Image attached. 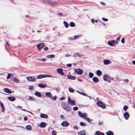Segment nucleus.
I'll use <instances>...</instances> for the list:
<instances>
[{
  "label": "nucleus",
  "instance_id": "42",
  "mask_svg": "<svg viewBox=\"0 0 135 135\" xmlns=\"http://www.w3.org/2000/svg\"><path fill=\"white\" fill-rule=\"evenodd\" d=\"M95 134L96 135H100V132L99 131H97L95 132Z\"/></svg>",
  "mask_w": 135,
  "mask_h": 135
},
{
  "label": "nucleus",
  "instance_id": "4",
  "mask_svg": "<svg viewBox=\"0 0 135 135\" xmlns=\"http://www.w3.org/2000/svg\"><path fill=\"white\" fill-rule=\"evenodd\" d=\"M103 79L106 81H107L108 82H110L111 80H113V78H111L109 77H108L107 75L104 76L103 77Z\"/></svg>",
  "mask_w": 135,
  "mask_h": 135
},
{
  "label": "nucleus",
  "instance_id": "47",
  "mask_svg": "<svg viewBox=\"0 0 135 135\" xmlns=\"http://www.w3.org/2000/svg\"><path fill=\"white\" fill-rule=\"evenodd\" d=\"M51 98L52 100H55L56 99V96H54V97H51V98Z\"/></svg>",
  "mask_w": 135,
  "mask_h": 135
},
{
  "label": "nucleus",
  "instance_id": "58",
  "mask_svg": "<svg viewBox=\"0 0 135 135\" xmlns=\"http://www.w3.org/2000/svg\"><path fill=\"white\" fill-rule=\"evenodd\" d=\"M73 128L74 129H78V127H77V126H74L73 127Z\"/></svg>",
  "mask_w": 135,
  "mask_h": 135
},
{
  "label": "nucleus",
  "instance_id": "61",
  "mask_svg": "<svg viewBox=\"0 0 135 135\" xmlns=\"http://www.w3.org/2000/svg\"><path fill=\"white\" fill-rule=\"evenodd\" d=\"M60 117L61 119H64V117L63 115H61L60 116Z\"/></svg>",
  "mask_w": 135,
  "mask_h": 135
},
{
  "label": "nucleus",
  "instance_id": "26",
  "mask_svg": "<svg viewBox=\"0 0 135 135\" xmlns=\"http://www.w3.org/2000/svg\"><path fill=\"white\" fill-rule=\"evenodd\" d=\"M38 86L40 87L43 88L45 87L46 86V85L45 84L44 85L42 84H38Z\"/></svg>",
  "mask_w": 135,
  "mask_h": 135
},
{
  "label": "nucleus",
  "instance_id": "31",
  "mask_svg": "<svg viewBox=\"0 0 135 135\" xmlns=\"http://www.w3.org/2000/svg\"><path fill=\"white\" fill-rule=\"evenodd\" d=\"M69 90L70 92L71 93H73L75 91L74 89L71 87H70L69 88Z\"/></svg>",
  "mask_w": 135,
  "mask_h": 135
},
{
  "label": "nucleus",
  "instance_id": "20",
  "mask_svg": "<svg viewBox=\"0 0 135 135\" xmlns=\"http://www.w3.org/2000/svg\"><path fill=\"white\" fill-rule=\"evenodd\" d=\"M0 105L2 109V112H4L5 110V108H4V107L3 104L1 102L0 103Z\"/></svg>",
  "mask_w": 135,
  "mask_h": 135
},
{
  "label": "nucleus",
  "instance_id": "11",
  "mask_svg": "<svg viewBox=\"0 0 135 135\" xmlns=\"http://www.w3.org/2000/svg\"><path fill=\"white\" fill-rule=\"evenodd\" d=\"M44 44L43 43H41L40 44L38 45L37 46V48L38 49H42L44 46Z\"/></svg>",
  "mask_w": 135,
  "mask_h": 135
},
{
  "label": "nucleus",
  "instance_id": "54",
  "mask_svg": "<svg viewBox=\"0 0 135 135\" xmlns=\"http://www.w3.org/2000/svg\"><path fill=\"white\" fill-rule=\"evenodd\" d=\"M28 120V118L27 117L25 116L24 118V120L25 121L27 120Z\"/></svg>",
  "mask_w": 135,
  "mask_h": 135
},
{
  "label": "nucleus",
  "instance_id": "22",
  "mask_svg": "<svg viewBox=\"0 0 135 135\" xmlns=\"http://www.w3.org/2000/svg\"><path fill=\"white\" fill-rule=\"evenodd\" d=\"M93 81L95 83H97L99 82V80L97 77H94L93 78Z\"/></svg>",
  "mask_w": 135,
  "mask_h": 135
},
{
  "label": "nucleus",
  "instance_id": "9",
  "mask_svg": "<svg viewBox=\"0 0 135 135\" xmlns=\"http://www.w3.org/2000/svg\"><path fill=\"white\" fill-rule=\"evenodd\" d=\"M68 102L71 105H74L75 104V102L74 100H71L70 98H68Z\"/></svg>",
  "mask_w": 135,
  "mask_h": 135
},
{
  "label": "nucleus",
  "instance_id": "53",
  "mask_svg": "<svg viewBox=\"0 0 135 135\" xmlns=\"http://www.w3.org/2000/svg\"><path fill=\"white\" fill-rule=\"evenodd\" d=\"M44 50L45 51H47L48 50V48L47 47H45L44 48Z\"/></svg>",
  "mask_w": 135,
  "mask_h": 135
},
{
  "label": "nucleus",
  "instance_id": "7",
  "mask_svg": "<svg viewBox=\"0 0 135 135\" xmlns=\"http://www.w3.org/2000/svg\"><path fill=\"white\" fill-rule=\"evenodd\" d=\"M27 80L30 81H35L36 80V78H35L33 77L32 76H29L27 78Z\"/></svg>",
  "mask_w": 135,
  "mask_h": 135
},
{
  "label": "nucleus",
  "instance_id": "25",
  "mask_svg": "<svg viewBox=\"0 0 135 135\" xmlns=\"http://www.w3.org/2000/svg\"><path fill=\"white\" fill-rule=\"evenodd\" d=\"M35 95L38 97H41V94L39 92L36 91L35 93Z\"/></svg>",
  "mask_w": 135,
  "mask_h": 135
},
{
  "label": "nucleus",
  "instance_id": "43",
  "mask_svg": "<svg viewBox=\"0 0 135 135\" xmlns=\"http://www.w3.org/2000/svg\"><path fill=\"white\" fill-rule=\"evenodd\" d=\"M18 108L21 109L22 110H23L25 111H26V110L25 109H22V107L21 106H19L18 107Z\"/></svg>",
  "mask_w": 135,
  "mask_h": 135
},
{
  "label": "nucleus",
  "instance_id": "40",
  "mask_svg": "<svg viewBox=\"0 0 135 135\" xmlns=\"http://www.w3.org/2000/svg\"><path fill=\"white\" fill-rule=\"evenodd\" d=\"M80 126H85L86 125L85 124L82 122H81L80 123Z\"/></svg>",
  "mask_w": 135,
  "mask_h": 135
},
{
  "label": "nucleus",
  "instance_id": "8",
  "mask_svg": "<svg viewBox=\"0 0 135 135\" xmlns=\"http://www.w3.org/2000/svg\"><path fill=\"white\" fill-rule=\"evenodd\" d=\"M57 73L63 76L64 74L63 72V69L61 68H58L57 70Z\"/></svg>",
  "mask_w": 135,
  "mask_h": 135
},
{
  "label": "nucleus",
  "instance_id": "15",
  "mask_svg": "<svg viewBox=\"0 0 135 135\" xmlns=\"http://www.w3.org/2000/svg\"><path fill=\"white\" fill-rule=\"evenodd\" d=\"M40 117L42 118L46 119L48 118V117L47 115L42 113H41L40 114Z\"/></svg>",
  "mask_w": 135,
  "mask_h": 135
},
{
  "label": "nucleus",
  "instance_id": "57",
  "mask_svg": "<svg viewBox=\"0 0 135 135\" xmlns=\"http://www.w3.org/2000/svg\"><path fill=\"white\" fill-rule=\"evenodd\" d=\"M33 86H29V89L31 90L32 89H33Z\"/></svg>",
  "mask_w": 135,
  "mask_h": 135
},
{
  "label": "nucleus",
  "instance_id": "39",
  "mask_svg": "<svg viewBox=\"0 0 135 135\" xmlns=\"http://www.w3.org/2000/svg\"><path fill=\"white\" fill-rule=\"evenodd\" d=\"M13 81L15 83H18L19 82V80L17 79L16 78L14 79Z\"/></svg>",
  "mask_w": 135,
  "mask_h": 135
},
{
  "label": "nucleus",
  "instance_id": "52",
  "mask_svg": "<svg viewBox=\"0 0 135 135\" xmlns=\"http://www.w3.org/2000/svg\"><path fill=\"white\" fill-rule=\"evenodd\" d=\"M102 20H103V21H108V19L105 18L104 17H103L102 18Z\"/></svg>",
  "mask_w": 135,
  "mask_h": 135
},
{
  "label": "nucleus",
  "instance_id": "2",
  "mask_svg": "<svg viewBox=\"0 0 135 135\" xmlns=\"http://www.w3.org/2000/svg\"><path fill=\"white\" fill-rule=\"evenodd\" d=\"M46 77H54L55 78V77L52 76H51L48 75H41L37 76V79H40L42 78Z\"/></svg>",
  "mask_w": 135,
  "mask_h": 135
},
{
  "label": "nucleus",
  "instance_id": "51",
  "mask_svg": "<svg viewBox=\"0 0 135 135\" xmlns=\"http://www.w3.org/2000/svg\"><path fill=\"white\" fill-rule=\"evenodd\" d=\"M29 99L30 100H33V98L32 97H29Z\"/></svg>",
  "mask_w": 135,
  "mask_h": 135
},
{
  "label": "nucleus",
  "instance_id": "35",
  "mask_svg": "<svg viewBox=\"0 0 135 135\" xmlns=\"http://www.w3.org/2000/svg\"><path fill=\"white\" fill-rule=\"evenodd\" d=\"M76 91L77 93H79V94H80L83 95H84V96H86V94L84 93H82V92H80L77 90Z\"/></svg>",
  "mask_w": 135,
  "mask_h": 135
},
{
  "label": "nucleus",
  "instance_id": "38",
  "mask_svg": "<svg viewBox=\"0 0 135 135\" xmlns=\"http://www.w3.org/2000/svg\"><path fill=\"white\" fill-rule=\"evenodd\" d=\"M26 128L28 130H31V127L30 125H29L27 126L26 127Z\"/></svg>",
  "mask_w": 135,
  "mask_h": 135
},
{
  "label": "nucleus",
  "instance_id": "46",
  "mask_svg": "<svg viewBox=\"0 0 135 135\" xmlns=\"http://www.w3.org/2000/svg\"><path fill=\"white\" fill-rule=\"evenodd\" d=\"M79 35L74 36V39L75 40V39L78 38V37H79Z\"/></svg>",
  "mask_w": 135,
  "mask_h": 135
},
{
  "label": "nucleus",
  "instance_id": "24",
  "mask_svg": "<svg viewBox=\"0 0 135 135\" xmlns=\"http://www.w3.org/2000/svg\"><path fill=\"white\" fill-rule=\"evenodd\" d=\"M110 61L109 60H105L104 61V63L105 65H108L110 63Z\"/></svg>",
  "mask_w": 135,
  "mask_h": 135
},
{
  "label": "nucleus",
  "instance_id": "36",
  "mask_svg": "<svg viewBox=\"0 0 135 135\" xmlns=\"http://www.w3.org/2000/svg\"><path fill=\"white\" fill-rule=\"evenodd\" d=\"M75 25V23L72 22H70V23L69 25L71 27H73Z\"/></svg>",
  "mask_w": 135,
  "mask_h": 135
},
{
  "label": "nucleus",
  "instance_id": "23",
  "mask_svg": "<svg viewBox=\"0 0 135 135\" xmlns=\"http://www.w3.org/2000/svg\"><path fill=\"white\" fill-rule=\"evenodd\" d=\"M78 135H85V132L84 131H82L78 132Z\"/></svg>",
  "mask_w": 135,
  "mask_h": 135
},
{
  "label": "nucleus",
  "instance_id": "6",
  "mask_svg": "<svg viewBox=\"0 0 135 135\" xmlns=\"http://www.w3.org/2000/svg\"><path fill=\"white\" fill-rule=\"evenodd\" d=\"M79 115L81 117H84L87 116V114L86 113H83L80 111L78 112Z\"/></svg>",
  "mask_w": 135,
  "mask_h": 135
},
{
  "label": "nucleus",
  "instance_id": "5",
  "mask_svg": "<svg viewBox=\"0 0 135 135\" xmlns=\"http://www.w3.org/2000/svg\"><path fill=\"white\" fill-rule=\"evenodd\" d=\"M75 72L76 73L78 74L81 75L83 73V70L80 69H76Z\"/></svg>",
  "mask_w": 135,
  "mask_h": 135
},
{
  "label": "nucleus",
  "instance_id": "16",
  "mask_svg": "<svg viewBox=\"0 0 135 135\" xmlns=\"http://www.w3.org/2000/svg\"><path fill=\"white\" fill-rule=\"evenodd\" d=\"M8 99L11 102L14 101L16 100L15 98L13 97H8Z\"/></svg>",
  "mask_w": 135,
  "mask_h": 135
},
{
  "label": "nucleus",
  "instance_id": "17",
  "mask_svg": "<svg viewBox=\"0 0 135 135\" xmlns=\"http://www.w3.org/2000/svg\"><path fill=\"white\" fill-rule=\"evenodd\" d=\"M124 116L125 119H127L129 117V114L128 113L126 112L124 114Z\"/></svg>",
  "mask_w": 135,
  "mask_h": 135
},
{
  "label": "nucleus",
  "instance_id": "28",
  "mask_svg": "<svg viewBox=\"0 0 135 135\" xmlns=\"http://www.w3.org/2000/svg\"><path fill=\"white\" fill-rule=\"evenodd\" d=\"M97 74L98 76H100L102 74L101 71L100 70H97Z\"/></svg>",
  "mask_w": 135,
  "mask_h": 135
},
{
  "label": "nucleus",
  "instance_id": "18",
  "mask_svg": "<svg viewBox=\"0 0 135 135\" xmlns=\"http://www.w3.org/2000/svg\"><path fill=\"white\" fill-rule=\"evenodd\" d=\"M115 41L114 40H112V41H109L108 42V44L110 46H113V44H114Z\"/></svg>",
  "mask_w": 135,
  "mask_h": 135
},
{
  "label": "nucleus",
  "instance_id": "30",
  "mask_svg": "<svg viewBox=\"0 0 135 135\" xmlns=\"http://www.w3.org/2000/svg\"><path fill=\"white\" fill-rule=\"evenodd\" d=\"M74 56L75 57H80L81 56V55L79 53H77L74 54Z\"/></svg>",
  "mask_w": 135,
  "mask_h": 135
},
{
  "label": "nucleus",
  "instance_id": "21",
  "mask_svg": "<svg viewBox=\"0 0 135 135\" xmlns=\"http://www.w3.org/2000/svg\"><path fill=\"white\" fill-rule=\"evenodd\" d=\"M45 94L47 97L50 98H51V96L52 95L50 92H46L45 93Z\"/></svg>",
  "mask_w": 135,
  "mask_h": 135
},
{
  "label": "nucleus",
  "instance_id": "62",
  "mask_svg": "<svg viewBox=\"0 0 135 135\" xmlns=\"http://www.w3.org/2000/svg\"><path fill=\"white\" fill-rule=\"evenodd\" d=\"M100 3L101 4H102V5H104L105 4V3H104L103 2H100Z\"/></svg>",
  "mask_w": 135,
  "mask_h": 135
},
{
  "label": "nucleus",
  "instance_id": "14",
  "mask_svg": "<svg viewBox=\"0 0 135 135\" xmlns=\"http://www.w3.org/2000/svg\"><path fill=\"white\" fill-rule=\"evenodd\" d=\"M4 90L5 92L9 94H11L12 93L11 90L7 88H4Z\"/></svg>",
  "mask_w": 135,
  "mask_h": 135
},
{
  "label": "nucleus",
  "instance_id": "44",
  "mask_svg": "<svg viewBox=\"0 0 135 135\" xmlns=\"http://www.w3.org/2000/svg\"><path fill=\"white\" fill-rule=\"evenodd\" d=\"M12 74H8V75L7 77V79H9L10 77L11 76Z\"/></svg>",
  "mask_w": 135,
  "mask_h": 135
},
{
  "label": "nucleus",
  "instance_id": "10",
  "mask_svg": "<svg viewBox=\"0 0 135 135\" xmlns=\"http://www.w3.org/2000/svg\"><path fill=\"white\" fill-rule=\"evenodd\" d=\"M62 107L65 110L67 111H69L70 108L69 107L67 106L66 104H64L62 106Z\"/></svg>",
  "mask_w": 135,
  "mask_h": 135
},
{
  "label": "nucleus",
  "instance_id": "19",
  "mask_svg": "<svg viewBox=\"0 0 135 135\" xmlns=\"http://www.w3.org/2000/svg\"><path fill=\"white\" fill-rule=\"evenodd\" d=\"M46 124L44 122H41L40 124V126L42 128H44L46 126Z\"/></svg>",
  "mask_w": 135,
  "mask_h": 135
},
{
  "label": "nucleus",
  "instance_id": "60",
  "mask_svg": "<svg viewBox=\"0 0 135 135\" xmlns=\"http://www.w3.org/2000/svg\"><path fill=\"white\" fill-rule=\"evenodd\" d=\"M91 21L94 24V20L93 19H91Z\"/></svg>",
  "mask_w": 135,
  "mask_h": 135
},
{
  "label": "nucleus",
  "instance_id": "64",
  "mask_svg": "<svg viewBox=\"0 0 135 135\" xmlns=\"http://www.w3.org/2000/svg\"><path fill=\"white\" fill-rule=\"evenodd\" d=\"M132 64L135 65V60H134L132 61Z\"/></svg>",
  "mask_w": 135,
  "mask_h": 135
},
{
  "label": "nucleus",
  "instance_id": "13",
  "mask_svg": "<svg viewBox=\"0 0 135 135\" xmlns=\"http://www.w3.org/2000/svg\"><path fill=\"white\" fill-rule=\"evenodd\" d=\"M67 77L68 79L72 80H74L76 79V77L75 76L71 75H68Z\"/></svg>",
  "mask_w": 135,
  "mask_h": 135
},
{
  "label": "nucleus",
  "instance_id": "63",
  "mask_svg": "<svg viewBox=\"0 0 135 135\" xmlns=\"http://www.w3.org/2000/svg\"><path fill=\"white\" fill-rule=\"evenodd\" d=\"M77 80L79 81L80 82H81L82 81V80L81 79H77Z\"/></svg>",
  "mask_w": 135,
  "mask_h": 135
},
{
  "label": "nucleus",
  "instance_id": "50",
  "mask_svg": "<svg viewBox=\"0 0 135 135\" xmlns=\"http://www.w3.org/2000/svg\"><path fill=\"white\" fill-rule=\"evenodd\" d=\"M66 66L69 67H71L72 66V64H67Z\"/></svg>",
  "mask_w": 135,
  "mask_h": 135
},
{
  "label": "nucleus",
  "instance_id": "3",
  "mask_svg": "<svg viewBox=\"0 0 135 135\" xmlns=\"http://www.w3.org/2000/svg\"><path fill=\"white\" fill-rule=\"evenodd\" d=\"M97 104L98 106L101 107L103 109H104L105 108V106L103 103L102 102H97Z\"/></svg>",
  "mask_w": 135,
  "mask_h": 135
},
{
  "label": "nucleus",
  "instance_id": "33",
  "mask_svg": "<svg viewBox=\"0 0 135 135\" xmlns=\"http://www.w3.org/2000/svg\"><path fill=\"white\" fill-rule=\"evenodd\" d=\"M94 76L93 74L91 73H89V77L90 78H92Z\"/></svg>",
  "mask_w": 135,
  "mask_h": 135
},
{
  "label": "nucleus",
  "instance_id": "12",
  "mask_svg": "<svg viewBox=\"0 0 135 135\" xmlns=\"http://www.w3.org/2000/svg\"><path fill=\"white\" fill-rule=\"evenodd\" d=\"M69 125V123L68 122L66 121H64L61 123V125L63 127L68 126Z\"/></svg>",
  "mask_w": 135,
  "mask_h": 135
},
{
  "label": "nucleus",
  "instance_id": "41",
  "mask_svg": "<svg viewBox=\"0 0 135 135\" xmlns=\"http://www.w3.org/2000/svg\"><path fill=\"white\" fill-rule=\"evenodd\" d=\"M128 107L127 106H124L123 107V109L125 111H126L128 109Z\"/></svg>",
  "mask_w": 135,
  "mask_h": 135
},
{
  "label": "nucleus",
  "instance_id": "48",
  "mask_svg": "<svg viewBox=\"0 0 135 135\" xmlns=\"http://www.w3.org/2000/svg\"><path fill=\"white\" fill-rule=\"evenodd\" d=\"M121 42L123 44H124V38H123L121 40Z\"/></svg>",
  "mask_w": 135,
  "mask_h": 135
},
{
  "label": "nucleus",
  "instance_id": "49",
  "mask_svg": "<svg viewBox=\"0 0 135 135\" xmlns=\"http://www.w3.org/2000/svg\"><path fill=\"white\" fill-rule=\"evenodd\" d=\"M56 132L55 131H52V135H55L56 134Z\"/></svg>",
  "mask_w": 135,
  "mask_h": 135
},
{
  "label": "nucleus",
  "instance_id": "1",
  "mask_svg": "<svg viewBox=\"0 0 135 135\" xmlns=\"http://www.w3.org/2000/svg\"><path fill=\"white\" fill-rule=\"evenodd\" d=\"M43 1L44 3H47L52 6H56L57 5L58 3L55 2H52L51 1L44 0Z\"/></svg>",
  "mask_w": 135,
  "mask_h": 135
},
{
  "label": "nucleus",
  "instance_id": "37",
  "mask_svg": "<svg viewBox=\"0 0 135 135\" xmlns=\"http://www.w3.org/2000/svg\"><path fill=\"white\" fill-rule=\"evenodd\" d=\"M84 119H85L87 121H88L89 122V121H92V120L90 119L89 118H88L87 117H84Z\"/></svg>",
  "mask_w": 135,
  "mask_h": 135
},
{
  "label": "nucleus",
  "instance_id": "45",
  "mask_svg": "<svg viewBox=\"0 0 135 135\" xmlns=\"http://www.w3.org/2000/svg\"><path fill=\"white\" fill-rule=\"evenodd\" d=\"M78 108L77 107H75L73 108V110H74L75 111L78 110Z\"/></svg>",
  "mask_w": 135,
  "mask_h": 135
},
{
  "label": "nucleus",
  "instance_id": "27",
  "mask_svg": "<svg viewBox=\"0 0 135 135\" xmlns=\"http://www.w3.org/2000/svg\"><path fill=\"white\" fill-rule=\"evenodd\" d=\"M106 134L107 135H113V133L110 131L107 132L106 133Z\"/></svg>",
  "mask_w": 135,
  "mask_h": 135
},
{
  "label": "nucleus",
  "instance_id": "59",
  "mask_svg": "<svg viewBox=\"0 0 135 135\" xmlns=\"http://www.w3.org/2000/svg\"><path fill=\"white\" fill-rule=\"evenodd\" d=\"M46 60V59L45 58H42V61H45Z\"/></svg>",
  "mask_w": 135,
  "mask_h": 135
},
{
  "label": "nucleus",
  "instance_id": "32",
  "mask_svg": "<svg viewBox=\"0 0 135 135\" xmlns=\"http://www.w3.org/2000/svg\"><path fill=\"white\" fill-rule=\"evenodd\" d=\"M54 57V55H50L47 56V57L48 58H53Z\"/></svg>",
  "mask_w": 135,
  "mask_h": 135
},
{
  "label": "nucleus",
  "instance_id": "55",
  "mask_svg": "<svg viewBox=\"0 0 135 135\" xmlns=\"http://www.w3.org/2000/svg\"><path fill=\"white\" fill-rule=\"evenodd\" d=\"M103 122L102 121H99L98 124L100 125H101V124H103Z\"/></svg>",
  "mask_w": 135,
  "mask_h": 135
},
{
  "label": "nucleus",
  "instance_id": "34",
  "mask_svg": "<svg viewBox=\"0 0 135 135\" xmlns=\"http://www.w3.org/2000/svg\"><path fill=\"white\" fill-rule=\"evenodd\" d=\"M120 37H121V36H120H120H119V37H118L117 38V40H116V43L117 44L118 43V41H120Z\"/></svg>",
  "mask_w": 135,
  "mask_h": 135
},
{
  "label": "nucleus",
  "instance_id": "56",
  "mask_svg": "<svg viewBox=\"0 0 135 135\" xmlns=\"http://www.w3.org/2000/svg\"><path fill=\"white\" fill-rule=\"evenodd\" d=\"M65 98L64 97H62L60 98V100H64Z\"/></svg>",
  "mask_w": 135,
  "mask_h": 135
},
{
  "label": "nucleus",
  "instance_id": "29",
  "mask_svg": "<svg viewBox=\"0 0 135 135\" xmlns=\"http://www.w3.org/2000/svg\"><path fill=\"white\" fill-rule=\"evenodd\" d=\"M63 23L64 25L66 28H67L68 27L69 24L68 22L65 21H64Z\"/></svg>",
  "mask_w": 135,
  "mask_h": 135
}]
</instances>
